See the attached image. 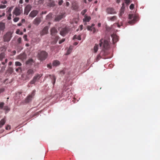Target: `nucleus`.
<instances>
[{
    "instance_id": "69168bd1",
    "label": "nucleus",
    "mask_w": 160,
    "mask_h": 160,
    "mask_svg": "<svg viewBox=\"0 0 160 160\" xmlns=\"http://www.w3.org/2000/svg\"><path fill=\"white\" fill-rule=\"evenodd\" d=\"M12 62H10L8 63V65H9V66H11V65H12Z\"/></svg>"
},
{
    "instance_id": "a19ab883",
    "label": "nucleus",
    "mask_w": 160,
    "mask_h": 160,
    "mask_svg": "<svg viewBox=\"0 0 160 160\" xmlns=\"http://www.w3.org/2000/svg\"><path fill=\"white\" fill-rule=\"evenodd\" d=\"M4 105V103L3 102H0V108L2 109Z\"/></svg>"
},
{
    "instance_id": "bf43d9fd",
    "label": "nucleus",
    "mask_w": 160,
    "mask_h": 160,
    "mask_svg": "<svg viewBox=\"0 0 160 160\" xmlns=\"http://www.w3.org/2000/svg\"><path fill=\"white\" fill-rule=\"evenodd\" d=\"M21 23H24L25 22V19H22L21 20Z\"/></svg>"
},
{
    "instance_id": "72a5a7b5",
    "label": "nucleus",
    "mask_w": 160,
    "mask_h": 160,
    "mask_svg": "<svg viewBox=\"0 0 160 160\" xmlns=\"http://www.w3.org/2000/svg\"><path fill=\"white\" fill-rule=\"evenodd\" d=\"M22 65V64L21 63L17 61L15 62V65L16 66H20Z\"/></svg>"
},
{
    "instance_id": "79ce46f5",
    "label": "nucleus",
    "mask_w": 160,
    "mask_h": 160,
    "mask_svg": "<svg viewBox=\"0 0 160 160\" xmlns=\"http://www.w3.org/2000/svg\"><path fill=\"white\" fill-rule=\"evenodd\" d=\"M134 5L133 4H131L129 6V8L130 9L132 10L134 8Z\"/></svg>"
},
{
    "instance_id": "5701e85b",
    "label": "nucleus",
    "mask_w": 160,
    "mask_h": 160,
    "mask_svg": "<svg viewBox=\"0 0 160 160\" xmlns=\"http://www.w3.org/2000/svg\"><path fill=\"white\" fill-rule=\"evenodd\" d=\"M33 62H34L32 58H30L29 59L26 61V64L29 65H31L32 64Z\"/></svg>"
},
{
    "instance_id": "ddd939ff",
    "label": "nucleus",
    "mask_w": 160,
    "mask_h": 160,
    "mask_svg": "<svg viewBox=\"0 0 160 160\" xmlns=\"http://www.w3.org/2000/svg\"><path fill=\"white\" fill-rule=\"evenodd\" d=\"M111 37L112 38L113 42L115 44L118 40V37L116 34H113L111 35Z\"/></svg>"
},
{
    "instance_id": "2f4dec72",
    "label": "nucleus",
    "mask_w": 160,
    "mask_h": 160,
    "mask_svg": "<svg viewBox=\"0 0 160 160\" xmlns=\"http://www.w3.org/2000/svg\"><path fill=\"white\" fill-rule=\"evenodd\" d=\"M124 8L122 7L121 9V11L119 14V16H121L122 14L124 13Z\"/></svg>"
},
{
    "instance_id": "7c9ffc66",
    "label": "nucleus",
    "mask_w": 160,
    "mask_h": 160,
    "mask_svg": "<svg viewBox=\"0 0 160 160\" xmlns=\"http://www.w3.org/2000/svg\"><path fill=\"white\" fill-rule=\"evenodd\" d=\"M95 26V24L94 23H93L92 24V26H87V29L88 30H90L93 27Z\"/></svg>"
},
{
    "instance_id": "0e129e2a",
    "label": "nucleus",
    "mask_w": 160,
    "mask_h": 160,
    "mask_svg": "<svg viewBox=\"0 0 160 160\" xmlns=\"http://www.w3.org/2000/svg\"><path fill=\"white\" fill-rule=\"evenodd\" d=\"M22 25V23L21 22L19 23L18 24V26H20Z\"/></svg>"
},
{
    "instance_id": "0eeeda50",
    "label": "nucleus",
    "mask_w": 160,
    "mask_h": 160,
    "mask_svg": "<svg viewBox=\"0 0 160 160\" xmlns=\"http://www.w3.org/2000/svg\"><path fill=\"white\" fill-rule=\"evenodd\" d=\"M35 90H33L31 94L29 95L27 97L25 100V103H28L31 101L35 94Z\"/></svg>"
},
{
    "instance_id": "5fc2aeb1",
    "label": "nucleus",
    "mask_w": 160,
    "mask_h": 160,
    "mask_svg": "<svg viewBox=\"0 0 160 160\" xmlns=\"http://www.w3.org/2000/svg\"><path fill=\"white\" fill-rule=\"evenodd\" d=\"M125 2L127 4H129L130 3V0H125Z\"/></svg>"
},
{
    "instance_id": "f257e3e1",
    "label": "nucleus",
    "mask_w": 160,
    "mask_h": 160,
    "mask_svg": "<svg viewBox=\"0 0 160 160\" xmlns=\"http://www.w3.org/2000/svg\"><path fill=\"white\" fill-rule=\"evenodd\" d=\"M48 56V53L44 51H42L39 52L38 53V58L41 61L45 60Z\"/></svg>"
},
{
    "instance_id": "1a4fd4ad",
    "label": "nucleus",
    "mask_w": 160,
    "mask_h": 160,
    "mask_svg": "<svg viewBox=\"0 0 160 160\" xmlns=\"http://www.w3.org/2000/svg\"><path fill=\"white\" fill-rule=\"evenodd\" d=\"M129 18L131 20L128 21V23L131 24H133L135 23L137 20L138 19V17L135 15L133 16L132 14H129Z\"/></svg>"
},
{
    "instance_id": "bb28decb",
    "label": "nucleus",
    "mask_w": 160,
    "mask_h": 160,
    "mask_svg": "<svg viewBox=\"0 0 160 160\" xmlns=\"http://www.w3.org/2000/svg\"><path fill=\"white\" fill-rule=\"evenodd\" d=\"M108 18L109 19V20H110L112 21H113L116 20L117 17L116 16H114L112 17H108Z\"/></svg>"
},
{
    "instance_id": "39448f33",
    "label": "nucleus",
    "mask_w": 160,
    "mask_h": 160,
    "mask_svg": "<svg viewBox=\"0 0 160 160\" xmlns=\"http://www.w3.org/2000/svg\"><path fill=\"white\" fill-rule=\"evenodd\" d=\"M58 30L60 31V34L62 36H65L68 32L69 28L67 27L63 28H59Z\"/></svg>"
},
{
    "instance_id": "3c124183",
    "label": "nucleus",
    "mask_w": 160,
    "mask_h": 160,
    "mask_svg": "<svg viewBox=\"0 0 160 160\" xmlns=\"http://www.w3.org/2000/svg\"><path fill=\"white\" fill-rule=\"evenodd\" d=\"M6 68V65L2 67L1 70L4 71L5 70V68Z\"/></svg>"
},
{
    "instance_id": "4d7b16f0",
    "label": "nucleus",
    "mask_w": 160,
    "mask_h": 160,
    "mask_svg": "<svg viewBox=\"0 0 160 160\" xmlns=\"http://www.w3.org/2000/svg\"><path fill=\"white\" fill-rule=\"evenodd\" d=\"M1 3L3 4H6L7 3V2L6 0H4L2 1Z\"/></svg>"
},
{
    "instance_id": "864d4df0",
    "label": "nucleus",
    "mask_w": 160,
    "mask_h": 160,
    "mask_svg": "<svg viewBox=\"0 0 160 160\" xmlns=\"http://www.w3.org/2000/svg\"><path fill=\"white\" fill-rule=\"evenodd\" d=\"M10 128H11L10 126L9 125H7L6 127V129L7 130H8V129H10Z\"/></svg>"
},
{
    "instance_id": "58836bf2",
    "label": "nucleus",
    "mask_w": 160,
    "mask_h": 160,
    "mask_svg": "<svg viewBox=\"0 0 160 160\" xmlns=\"http://www.w3.org/2000/svg\"><path fill=\"white\" fill-rule=\"evenodd\" d=\"M6 7V6L4 5H0V8L3 9L5 8Z\"/></svg>"
},
{
    "instance_id": "e2e57ef3",
    "label": "nucleus",
    "mask_w": 160,
    "mask_h": 160,
    "mask_svg": "<svg viewBox=\"0 0 160 160\" xmlns=\"http://www.w3.org/2000/svg\"><path fill=\"white\" fill-rule=\"evenodd\" d=\"M19 2L20 3L22 4L23 3V0H20Z\"/></svg>"
},
{
    "instance_id": "8fccbe9b",
    "label": "nucleus",
    "mask_w": 160,
    "mask_h": 160,
    "mask_svg": "<svg viewBox=\"0 0 160 160\" xmlns=\"http://www.w3.org/2000/svg\"><path fill=\"white\" fill-rule=\"evenodd\" d=\"M90 31H92L94 33L96 32V30L95 28L94 27H93L91 28V30Z\"/></svg>"
},
{
    "instance_id": "c9c22d12",
    "label": "nucleus",
    "mask_w": 160,
    "mask_h": 160,
    "mask_svg": "<svg viewBox=\"0 0 160 160\" xmlns=\"http://www.w3.org/2000/svg\"><path fill=\"white\" fill-rule=\"evenodd\" d=\"M8 72L10 73H12L13 72V69L12 68H9L8 69Z\"/></svg>"
},
{
    "instance_id": "b1692460",
    "label": "nucleus",
    "mask_w": 160,
    "mask_h": 160,
    "mask_svg": "<svg viewBox=\"0 0 160 160\" xmlns=\"http://www.w3.org/2000/svg\"><path fill=\"white\" fill-rule=\"evenodd\" d=\"M5 122L6 119L5 118L2 119L0 121V128L2 127V126L5 124Z\"/></svg>"
},
{
    "instance_id": "2eb2a0df",
    "label": "nucleus",
    "mask_w": 160,
    "mask_h": 160,
    "mask_svg": "<svg viewBox=\"0 0 160 160\" xmlns=\"http://www.w3.org/2000/svg\"><path fill=\"white\" fill-rule=\"evenodd\" d=\"M48 27H45L42 29V32H41V35H43L45 34H47L48 32Z\"/></svg>"
},
{
    "instance_id": "a18cd8bd",
    "label": "nucleus",
    "mask_w": 160,
    "mask_h": 160,
    "mask_svg": "<svg viewBox=\"0 0 160 160\" xmlns=\"http://www.w3.org/2000/svg\"><path fill=\"white\" fill-rule=\"evenodd\" d=\"M71 49L70 48V47L69 48V49H68V51H67L66 54L68 55V54H69L70 53V52H71Z\"/></svg>"
},
{
    "instance_id": "7ed1b4c3",
    "label": "nucleus",
    "mask_w": 160,
    "mask_h": 160,
    "mask_svg": "<svg viewBox=\"0 0 160 160\" xmlns=\"http://www.w3.org/2000/svg\"><path fill=\"white\" fill-rule=\"evenodd\" d=\"M12 32H8L3 36V41L4 42H9L12 37Z\"/></svg>"
},
{
    "instance_id": "f3484780",
    "label": "nucleus",
    "mask_w": 160,
    "mask_h": 160,
    "mask_svg": "<svg viewBox=\"0 0 160 160\" xmlns=\"http://www.w3.org/2000/svg\"><path fill=\"white\" fill-rule=\"evenodd\" d=\"M41 22V19L40 18H37L33 21V23L35 25H38Z\"/></svg>"
},
{
    "instance_id": "de8ad7c7",
    "label": "nucleus",
    "mask_w": 160,
    "mask_h": 160,
    "mask_svg": "<svg viewBox=\"0 0 160 160\" xmlns=\"http://www.w3.org/2000/svg\"><path fill=\"white\" fill-rule=\"evenodd\" d=\"M65 40V39L63 38L61 40H60L59 42V44H60L62 43V42H63Z\"/></svg>"
},
{
    "instance_id": "393cba45",
    "label": "nucleus",
    "mask_w": 160,
    "mask_h": 160,
    "mask_svg": "<svg viewBox=\"0 0 160 160\" xmlns=\"http://www.w3.org/2000/svg\"><path fill=\"white\" fill-rule=\"evenodd\" d=\"M50 78L52 79V82L53 84V85H54L56 80V78L53 75H50Z\"/></svg>"
},
{
    "instance_id": "338daca9",
    "label": "nucleus",
    "mask_w": 160,
    "mask_h": 160,
    "mask_svg": "<svg viewBox=\"0 0 160 160\" xmlns=\"http://www.w3.org/2000/svg\"><path fill=\"white\" fill-rule=\"evenodd\" d=\"M69 5V3L68 2H67L66 3V5L68 6Z\"/></svg>"
},
{
    "instance_id": "a211bd4d",
    "label": "nucleus",
    "mask_w": 160,
    "mask_h": 160,
    "mask_svg": "<svg viewBox=\"0 0 160 160\" xmlns=\"http://www.w3.org/2000/svg\"><path fill=\"white\" fill-rule=\"evenodd\" d=\"M57 33V31L55 28H52L51 30V34L52 36H55Z\"/></svg>"
},
{
    "instance_id": "412c9836",
    "label": "nucleus",
    "mask_w": 160,
    "mask_h": 160,
    "mask_svg": "<svg viewBox=\"0 0 160 160\" xmlns=\"http://www.w3.org/2000/svg\"><path fill=\"white\" fill-rule=\"evenodd\" d=\"M91 17L89 16H87L86 15L84 16V18L83 19V21L85 22H89L91 20Z\"/></svg>"
},
{
    "instance_id": "6e6552de",
    "label": "nucleus",
    "mask_w": 160,
    "mask_h": 160,
    "mask_svg": "<svg viewBox=\"0 0 160 160\" xmlns=\"http://www.w3.org/2000/svg\"><path fill=\"white\" fill-rule=\"evenodd\" d=\"M22 12V10L20 9L19 7H16L14 9L13 13V16L14 17V15H15L16 16H19L21 13Z\"/></svg>"
},
{
    "instance_id": "20e7f679",
    "label": "nucleus",
    "mask_w": 160,
    "mask_h": 160,
    "mask_svg": "<svg viewBox=\"0 0 160 160\" xmlns=\"http://www.w3.org/2000/svg\"><path fill=\"white\" fill-rule=\"evenodd\" d=\"M34 73V72L32 69H28L25 75L24 80H27L30 79Z\"/></svg>"
},
{
    "instance_id": "aec40b11",
    "label": "nucleus",
    "mask_w": 160,
    "mask_h": 160,
    "mask_svg": "<svg viewBox=\"0 0 160 160\" xmlns=\"http://www.w3.org/2000/svg\"><path fill=\"white\" fill-rule=\"evenodd\" d=\"M60 64V62L58 60H56L53 61L52 65L53 66L56 67L59 65Z\"/></svg>"
},
{
    "instance_id": "4be33fe9",
    "label": "nucleus",
    "mask_w": 160,
    "mask_h": 160,
    "mask_svg": "<svg viewBox=\"0 0 160 160\" xmlns=\"http://www.w3.org/2000/svg\"><path fill=\"white\" fill-rule=\"evenodd\" d=\"M6 55L5 53L2 52L0 54V61H2L3 59L6 57Z\"/></svg>"
},
{
    "instance_id": "6ab92c4d",
    "label": "nucleus",
    "mask_w": 160,
    "mask_h": 160,
    "mask_svg": "<svg viewBox=\"0 0 160 160\" xmlns=\"http://www.w3.org/2000/svg\"><path fill=\"white\" fill-rule=\"evenodd\" d=\"M5 28V23L2 22H0V31H3Z\"/></svg>"
},
{
    "instance_id": "c85d7f7f",
    "label": "nucleus",
    "mask_w": 160,
    "mask_h": 160,
    "mask_svg": "<svg viewBox=\"0 0 160 160\" xmlns=\"http://www.w3.org/2000/svg\"><path fill=\"white\" fill-rule=\"evenodd\" d=\"M73 39H77L78 40H81V36L80 35H78L77 36L76 35H75L73 38Z\"/></svg>"
},
{
    "instance_id": "f03ea898",
    "label": "nucleus",
    "mask_w": 160,
    "mask_h": 160,
    "mask_svg": "<svg viewBox=\"0 0 160 160\" xmlns=\"http://www.w3.org/2000/svg\"><path fill=\"white\" fill-rule=\"evenodd\" d=\"M100 42L99 44L100 47H102V45L103 48L105 49H107L109 48V42L107 40L102 39L100 40Z\"/></svg>"
},
{
    "instance_id": "dca6fc26",
    "label": "nucleus",
    "mask_w": 160,
    "mask_h": 160,
    "mask_svg": "<svg viewBox=\"0 0 160 160\" xmlns=\"http://www.w3.org/2000/svg\"><path fill=\"white\" fill-rule=\"evenodd\" d=\"M72 7L73 9L74 10L77 11L79 8L78 4V2H74L72 3Z\"/></svg>"
},
{
    "instance_id": "4468645a",
    "label": "nucleus",
    "mask_w": 160,
    "mask_h": 160,
    "mask_svg": "<svg viewBox=\"0 0 160 160\" xmlns=\"http://www.w3.org/2000/svg\"><path fill=\"white\" fill-rule=\"evenodd\" d=\"M38 12L37 10H33L29 14V16L32 18L35 17L38 13Z\"/></svg>"
},
{
    "instance_id": "680f3d73",
    "label": "nucleus",
    "mask_w": 160,
    "mask_h": 160,
    "mask_svg": "<svg viewBox=\"0 0 160 160\" xmlns=\"http://www.w3.org/2000/svg\"><path fill=\"white\" fill-rule=\"evenodd\" d=\"M59 37L58 36H56L55 37V39L57 40L56 42L58 41V39L59 38Z\"/></svg>"
},
{
    "instance_id": "37998d69",
    "label": "nucleus",
    "mask_w": 160,
    "mask_h": 160,
    "mask_svg": "<svg viewBox=\"0 0 160 160\" xmlns=\"http://www.w3.org/2000/svg\"><path fill=\"white\" fill-rule=\"evenodd\" d=\"M17 42L19 44L21 43L22 42V38H19L18 39Z\"/></svg>"
},
{
    "instance_id": "9d476101",
    "label": "nucleus",
    "mask_w": 160,
    "mask_h": 160,
    "mask_svg": "<svg viewBox=\"0 0 160 160\" xmlns=\"http://www.w3.org/2000/svg\"><path fill=\"white\" fill-rule=\"evenodd\" d=\"M32 6L31 5L28 4L25 7L24 11V14L27 15L29 12L31 10Z\"/></svg>"
},
{
    "instance_id": "c756f323",
    "label": "nucleus",
    "mask_w": 160,
    "mask_h": 160,
    "mask_svg": "<svg viewBox=\"0 0 160 160\" xmlns=\"http://www.w3.org/2000/svg\"><path fill=\"white\" fill-rule=\"evenodd\" d=\"M98 45L96 44L94 47V51L95 52H96L98 50Z\"/></svg>"
},
{
    "instance_id": "423d86ee",
    "label": "nucleus",
    "mask_w": 160,
    "mask_h": 160,
    "mask_svg": "<svg viewBox=\"0 0 160 160\" xmlns=\"http://www.w3.org/2000/svg\"><path fill=\"white\" fill-rule=\"evenodd\" d=\"M42 76V74H36L30 82L31 84H33L37 81H39V79Z\"/></svg>"
},
{
    "instance_id": "cd10ccee",
    "label": "nucleus",
    "mask_w": 160,
    "mask_h": 160,
    "mask_svg": "<svg viewBox=\"0 0 160 160\" xmlns=\"http://www.w3.org/2000/svg\"><path fill=\"white\" fill-rule=\"evenodd\" d=\"M13 8V6H12V7H9V8L8 7L7 8V11L6 12L7 13H8V14L11 13V11L12 10V9Z\"/></svg>"
},
{
    "instance_id": "09e8293b",
    "label": "nucleus",
    "mask_w": 160,
    "mask_h": 160,
    "mask_svg": "<svg viewBox=\"0 0 160 160\" xmlns=\"http://www.w3.org/2000/svg\"><path fill=\"white\" fill-rule=\"evenodd\" d=\"M63 1L62 0L59 1L58 2V5H61L63 3Z\"/></svg>"
},
{
    "instance_id": "473e14b6",
    "label": "nucleus",
    "mask_w": 160,
    "mask_h": 160,
    "mask_svg": "<svg viewBox=\"0 0 160 160\" xmlns=\"http://www.w3.org/2000/svg\"><path fill=\"white\" fill-rule=\"evenodd\" d=\"M52 16V14L51 13H49L46 16V19H49L51 18Z\"/></svg>"
},
{
    "instance_id": "774afa93",
    "label": "nucleus",
    "mask_w": 160,
    "mask_h": 160,
    "mask_svg": "<svg viewBox=\"0 0 160 160\" xmlns=\"http://www.w3.org/2000/svg\"><path fill=\"white\" fill-rule=\"evenodd\" d=\"M78 43L77 42H75L74 43V45H77L78 44Z\"/></svg>"
},
{
    "instance_id": "ea45409f",
    "label": "nucleus",
    "mask_w": 160,
    "mask_h": 160,
    "mask_svg": "<svg viewBox=\"0 0 160 160\" xmlns=\"http://www.w3.org/2000/svg\"><path fill=\"white\" fill-rule=\"evenodd\" d=\"M47 67L48 68H49L50 69H51L52 68V66L51 63H50L49 64H48L47 65Z\"/></svg>"
},
{
    "instance_id": "052dcab7",
    "label": "nucleus",
    "mask_w": 160,
    "mask_h": 160,
    "mask_svg": "<svg viewBox=\"0 0 160 160\" xmlns=\"http://www.w3.org/2000/svg\"><path fill=\"white\" fill-rule=\"evenodd\" d=\"M19 32H20L19 30L18 29L17 30V31L16 32V33L17 34H19Z\"/></svg>"
},
{
    "instance_id": "f704fd0d",
    "label": "nucleus",
    "mask_w": 160,
    "mask_h": 160,
    "mask_svg": "<svg viewBox=\"0 0 160 160\" xmlns=\"http://www.w3.org/2000/svg\"><path fill=\"white\" fill-rule=\"evenodd\" d=\"M87 9H84L83 10H82L81 12V14L83 16L85 15V13L87 12Z\"/></svg>"
},
{
    "instance_id": "603ef678",
    "label": "nucleus",
    "mask_w": 160,
    "mask_h": 160,
    "mask_svg": "<svg viewBox=\"0 0 160 160\" xmlns=\"http://www.w3.org/2000/svg\"><path fill=\"white\" fill-rule=\"evenodd\" d=\"M19 70H20L21 71H22V68L21 67H19L18 68H16V71L17 72H18Z\"/></svg>"
},
{
    "instance_id": "c03bdc74",
    "label": "nucleus",
    "mask_w": 160,
    "mask_h": 160,
    "mask_svg": "<svg viewBox=\"0 0 160 160\" xmlns=\"http://www.w3.org/2000/svg\"><path fill=\"white\" fill-rule=\"evenodd\" d=\"M9 16L7 17V19L8 20H11V16L12 14L11 13H9Z\"/></svg>"
},
{
    "instance_id": "e433bc0d",
    "label": "nucleus",
    "mask_w": 160,
    "mask_h": 160,
    "mask_svg": "<svg viewBox=\"0 0 160 160\" xmlns=\"http://www.w3.org/2000/svg\"><path fill=\"white\" fill-rule=\"evenodd\" d=\"M8 61V59L7 58H6L4 62H1L2 64L3 65H5V64Z\"/></svg>"
},
{
    "instance_id": "9b49d317",
    "label": "nucleus",
    "mask_w": 160,
    "mask_h": 160,
    "mask_svg": "<svg viewBox=\"0 0 160 160\" xmlns=\"http://www.w3.org/2000/svg\"><path fill=\"white\" fill-rule=\"evenodd\" d=\"M106 12L109 14H114L116 13L115 10L112 8H109L107 9Z\"/></svg>"
},
{
    "instance_id": "4c0bfd02",
    "label": "nucleus",
    "mask_w": 160,
    "mask_h": 160,
    "mask_svg": "<svg viewBox=\"0 0 160 160\" xmlns=\"http://www.w3.org/2000/svg\"><path fill=\"white\" fill-rule=\"evenodd\" d=\"M19 18L16 17V18H14L13 19V20L14 22H16L19 20Z\"/></svg>"
},
{
    "instance_id": "49530a36",
    "label": "nucleus",
    "mask_w": 160,
    "mask_h": 160,
    "mask_svg": "<svg viewBox=\"0 0 160 160\" xmlns=\"http://www.w3.org/2000/svg\"><path fill=\"white\" fill-rule=\"evenodd\" d=\"M3 109L7 111L9 110L8 107L7 106H5L4 107Z\"/></svg>"
},
{
    "instance_id": "a878e982",
    "label": "nucleus",
    "mask_w": 160,
    "mask_h": 160,
    "mask_svg": "<svg viewBox=\"0 0 160 160\" xmlns=\"http://www.w3.org/2000/svg\"><path fill=\"white\" fill-rule=\"evenodd\" d=\"M48 5L50 7H54L55 5V2L54 1L50 0L48 2Z\"/></svg>"
},
{
    "instance_id": "f8f14e48",
    "label": "nucleus",
    "mask_w": 160,
    "mask_h": 160,
    "mask_svg": "<svg viewBox=\"0 0 160 160\" xmlns=\"http://www.w3.org/2000/svg\"><path fill=\"white\" fill-rule=\"evenodd\" d=\"M65 14V13L62 12V13H60L59 15L57 16L55 19V21H58L61 20L63 18V17L64 15Z\"/></svg>"
},
{
    "instance_id": "13d9d810",
    "label": "nucleus",
    "mask_w": 160,
    "mask_h": 160,
    "mask_svg": "<svg viewBox=\"0 0 160 160\" xmlns=\"http://www.w3.org/2000/svg\"><path fill=\"white\" fill-rule=\"evenodd\" d=\"M5 15V13L4 12H3L2 15H0V18L4 16Z\"/></svg>"
},
{
    "instance_id": "6e6d98bb",
    "label": "nucleus",
    "mask_w": 160,
    "mask_h": 160,
    "mask_svg": "<svg viewBox=\"0 0 160 160\" xmlns=\"http://www.w3.org/2000/svg\"><path fill=\"white\" fill-rule=\"evenodd\" d=\"M27 35H24L23 36V38L25 40L27 41Z\"/></svg>"
}]
</instances>
